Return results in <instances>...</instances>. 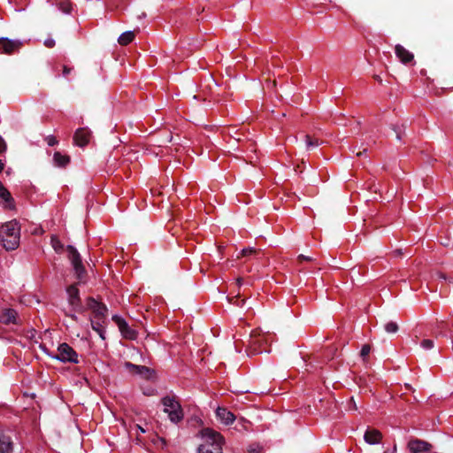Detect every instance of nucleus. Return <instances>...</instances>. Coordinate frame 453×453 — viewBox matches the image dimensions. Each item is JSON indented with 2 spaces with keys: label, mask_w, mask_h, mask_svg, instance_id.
<instances>
[{
  "label": "nucleus",
  "mask_w": 453,
  "mask_h": 453,
  "mask_svg": "<svg viewBox=\"0 0 453 453\" xmlns=\"http://www.w3.org/2000/svg\"><path fill=\"white\" fill-rule=\"evenodd\" d=\"M203 442L197 448V453H223L222 445L224 437L211 428H203L201 431Z\"/></svg>",
  "instance_id": "1"
},
{
  "label": "nucleus",
  "mask_w": 453,
  "mask_h": 453,
  "mask_svg": "<svg viewBox=\"0 0 453 453\" xmlns=\"http://www.w3.org/2000/svg\"><path fill=\"white\" fill-rule=\"evenodd\" d=\"M2 244L6 250H14L19 245L20 226L17 220H11L0 227Z\"/></svg>",
  "instance_id": "2"
},
{
  "label": "nucleus",
  "mask_w": 453,
  "mask_h": 453,
  "mask_svg": "<svg viewBox=\"0 0 453 453\" xmlns=\"http://www.w3.org/2000/svg\"><path fill=\"white\" fill-rule=\"evenodd\" d=\"M161 403L165 406L164 412L168 414L173 423H178L182 420L184 414L180 403L177 401L175 395H166L161 399Z\"/></svg>",
  "instance_id": "3"
},
{
  "label": "nucleus",
  "mask_w": 453,
  "mask_h": 453,
  "mask_svg": "<svg viewBox=\"0 0 453 453\" xmlns=\"http://www.w3.org/2000/svg\"><path fill=\"white\" fill-rule=\"evenodd\" d=\"M68 252V258L71 261L73 270L76 274V278L79 280H82L86 276V269L82 264V260L78 250L72 245L66 247Z\"/></svg>",
  "instance_id": "4"
},
{
  "label": "nucleus",
  "mask_w": 453,
  "mask_h": 453,
  "mask_svg": "<svg viewBox=\"0 0 453 453\" xmlns=\"http://www.w3.org/2000/svg\"><path fill=\"white\" fill-rule=\"evenodd\" d=\"M87 308L92 311L94 319H99L102 320V322H105L108 314V308L104 303L89 296L87 298Z\"/></svg>",
  "instance_id": "5"
},
{
  "label": "nucleus",
  "mask_w": 453,
  "mask_h": 453,
  "mask_svg": "<svg viewBox=\"0 0 453 453\" xmlns=\"http://www.w3.org/2000/svg\"><path fill=\"white\" fill-rule=\"evenodd\" d=\"M124 365L131 374H137L141 378L148 380L156 378V372L148 366L134 365L131 362H126Z\"/></svg>",
  "instance_id": "6"
},
{
  "label": "nucleus",
  "mask_w": 453,
  "mask_h": 453,
  "mask_svg": "<svg viewBox=\"0 0 453 453\" xmlns=\"http://www.w3.org/2000/svg\"><path fill=\"white\" fill-rule=\"evenodd\" d=\"M58 354L54 358L60 360L61 362L78 364V354L76 351L69 346L67 343H61L58 348Z\"/></svg>",
  "instance_id": "7"
},
{
  "label": "nucleus",
  "mask_w": 453,
  "mask_h": 453,
  "mask_svg": "<svg viewBox=\"0 0 453 453\" xmlns=\"http://www.w3.org/2000/svg\"><path fill=\"white\" fill-rule=\"evenodd\" d=\"M66 293L68 296V303L70 306H72L73 311L77 312H83L85 311L84 306L82 305L81 299L80 296V291L77 288L76 284H72L66 288Z\"/></svg>",
  "instance_id": "8"
},
{
  "label": "nucleus",
  "mask_w": 453,
  "mask_h": 453,
  "mask_svg": "<svg viewBox=\"0 0 453 453\" xmlns=\"http://www.w3.org/2000/svg\"><path fill=\"white\" fill-rule=\"evenodd\" d=\"M23 46V42L19 40H11L6 37L0 38V53L12 55L19 51Z\"/></svg>",
  "instance_id": "9"
},
{
  "label": "nucleus",
  "mask_w": 453,
  "mask_h": 453,
  "mask_svg": "<svg viewBox=\"0 0 453 453\" xmlns=\"http://www.w3.org/2000/svg\"><path fill=\"white\" fill-rule=\"evenodd\" d=\"M112 320L119 326V329L124 338L134 340L137 337L136 331L131 328L123 318L114 315L112 316Z\"/></svg>",
  "instance_id": "10"
},
{
  "label": "nucleus",
  "mask_w": 453,
  "mask_h": 453,
  "mask_svg": "<svg viewBox=\"0 0 453 453\" xmlns=\"http://www.w3.org/2000/svg\"><path fill=\"white\" fill-rule=\"evenodd\" d=\"M407 448L411 453H426L433 449V445L426 441L412 438L409 441Z\"/></svg>",
  "instance_id": "11"
},
{
  "label": "nucleus",
  "mask_w": 453,
  "mask_h": 453,
  "mask_svg": "<svg viewBox=\"0 0 453 453\" xmlns=\"http://www.w3.org/2000/svg\"><path fill=\"white\" fill-rule=\"evenodd\" d=\"M90 137L91 131L88 127H80L73 134V143L78 147H85L88 144Z\"/></svg>",
  "instance_id": "12"
},
{
  "label": "nucleus",
  "mask_w": 453,
  "mask_h": 453,
  "mask_svg": "<svg viewBox=\"0 0 453 453\" xmlns=\"http://www.w3.org/2000/svg\"><path fill=\"white\" fill-rule=\"evenodd\" d=\"M0 199L4 202V207L7 210H14L15 209V201L12 196V194L9 192L7 188L4 186V184L0 181Z\"/></svg>",
  "instance_id": "13"
},
{
  "label": "nucleus",
  "mask_w": 453,
  "mask_h": 453,
  "mask_svg": "<svg viewBox=\"0 0 453 453\" xmlns=\"http://www.w3.org/2000/svg\"><path fill=\"white\" fill-rule=\"evenodd\" d=\"M395 52L396 57L403 62V64H408L411 62L414 58V56L411 52L407 50L403 46L397 44L395 47Z\"/></svg>",
  "instance_id": "14"
},
{
  "label": "nucleus",
  "mask_w": 453,
  "mask_h": 453,
  "mask_svg": "<svg viewBox=\"0 0 453 453\" xmlns=\"http://www.w3.org/2000/svg\"><path fill=\"white\" fill-rule=\"evenodd\" d=\"M216 415L225 425H229L235 419L234 415L225 407H219L216 411Z\"/></svg>",
  "instance_id": "15"
},
{
  "label": "nucleus",
  "mask_w": 453,
  "mask_h": 453,
  "mask_svg": "<svg viewBox=\"0 0 453 453\" xmlns=\"http://www.w3.org/2000/svg\"><path fill=\"white\" fill-rule=\"evenodd\" d=\"M17 312L13 309H4L0 313V322L4 325L17 324Z\"/></svg>",
  "instance_id": "16"
},
{
  "label": "nucleus",
  "mask_w": 453,
  "mask_h": 453,
  "mask_svg": "<svg viewBox=\"0 0 453 453\" xmlns=\"http://www.w3.org/2000/svg\"><path fill=\"white\" fill-rule=\"evenodd\" d=\"M365 441L369 444L379 443L382 438L381 433L377 429H367L365 435Z\"/></svg>",
  "instance_id": "17"
},
{
  "label": "nucleus",
  "mask_w": 453,
  "mask_h": 453,
  "mask_svg": "<svg viewBox=\"0 0 453 453\" xmlns=\"http://www.w3.org/2000/svg\"><path fill=\"white\" fill-rule=\"evenodd\" d=\"M12 449L11 437L0 431V453H10Z\"/></svg>",
  "instance_id": "18"
},
{
  "label": "nucleus",
  "mask_w": 453,
  "mask_h": 453,
  "mask_svg": "<svg viewBox=\"0 0 453 453\" xmlns=\"http://www.w3.org/2000/svg\"><path fill=\"white\" fill-rule=\"evenodd\" d=\"M53 161L55 165L65 167L70 163V157L68 155H63L59 151H56L53 155Z\"/></svg>",
  "instance_id": "19"
},
{
  "label": "nucleus",
  "mask_w": 453,
  "mask_h": 453,
  "mask_svg": "<svg viewBox=\"0 0 453 453\" xmlns=\"http://www.w3.org/2000/svg\"><path fill=\"white\" fill-rule=\"evenodd\" d=\"M134 36H135V35H134V31L124 32L119 35V37L118 39V42L120 45L126 46V45L129 44L134 39Z\"/></svg>",
  "instance_id": "20"
},
{
  "label": "nucleus",
  "mask_w": 453,
  "mask_h": 453,
  "mask_svg": "<svg viewBox=\"0 0 453 453\" xmlns=\"http://www.w3.org/2000/svg\"><path fill=\"white\" fill-rule=\"evenodd\" d=\"M58 6L61 12L69 14L72 11V4L69 0H59Z\"/></svg>",
  "instance_id": "21"
},
{
  "label": "nucleus",
  "mask_w": 453,
  "mask_h": 453,
  "mask_svg": "<svg viewBox=\"0 0 453 453\" xmlns=\"http://www.w3.org/2000/svg\"><path fill=\"white\" fill-rule=\"evenodd\" d=\"M307 149L318 147L319 145V140L312 138L309 134L304 135Z\"/></svg>",
  "instance_id": "22"
},
{
  "label": "nucleus",
  "mask_w": 453,
  "mask_h": 453,
  "mask_svg": "<svg viewBox=\"0 0 453 453\" xmlns=\"http://www.w3.org/2000/svg\"><path fill=\"white\" fill-rule=\"evenodd\" d=\"M384 328H385L386 332L388 334H395L399 330V326H398L397 323H395L394 321L388 322L385 325Z\"/></svg>",
  "instance_id": "23"
},
{
  "label": "nucleus",
  "mask_w": 453,
  "mask_h": 453,
  "mask_svg": "<svg viewBox=\"0 0 453 453\" xmlns=\"http://www.w3.org/2000/svg\"><path fill=\"white\" fill-rule=\"evenodd\" d=\"M406 128V124H403L401 127L392 125V129L396 134L397 140H402L403 134H404V130Z\"/></svg>",
  "instance_id": "24"
},
{
  "label": "nucleus",
  "mask_w": 453,
  "mask_h": 453,
  "mask_svg": "<svg viewBox=\"0 0 453 453\" xmlns=\"http://www.w3.org/2000/svg\"><path fill=\"white\" fill-rule=\"evenodd\" d=\"M91 327L94 331L96 333L99 331H102L104 329V322H102V320L99 319H90Z\"/></svg>",
  "instance_id": "25"
},
{
  "label": "nucleus",
  "mask_w": 453,
  "mask_h": 453,
  "mask_svg": "<svg viewBox=\"0 0 453 453\" xmlns=\"http://www.w3.org/2000/svg\"><path fill=\"white\" fill-rule=\"evenodd\" d=\"M51 243H52V247L56 252L60 253L63 250L64 245L61 243V242L57 237L51 238Z\"/></svg>",
  "instance_id": "26"
},
{
  "label": "nucleus",
  "mask_w": 453,
  "mask_h": 453,
  "mask_svg": "<svg viewBox=\"0 0 453 453\" xmlns=\"http://www.w3.org/2000/svg\"><path fill=\"white\" fill-rule=\"evenodd\" d=\"M259 252V250L254 249V248H245L242 250L241 255L242 257H247L251 255H257Z\"/></svg>",
  "instance_id": "27"
},
{
  "label": "nucleus",
  "mask_w": 453,
  "mask_h": 453,
  "mask_svg": "<svg viewBox=\"0 0 453 453\" xmlns=\"http://www.w3.org/2000/svg\"><path fill=\"white\" fill-rule=\"evenodd\" d=\"M420 346L424 349H431L434 348V342L433 340H430V339H424L421 342H420Z\"/></svg>",
  "instance_id": "28"
},
{
  "label": "nucleus",
  "mask_w": 453,
  "mask_h": 453,
  "mask_svg": "<svg viewBox=\"0 0 453 453\" xmlns=\"http://www.w3.org/2000/svg\"><path fill=\"white\" fill-rule=\"evenodd\" d=\"M370 351H371V347H370V345H368V344H365V345H363V347H362V349H361L360 356H361L363 358H365V357H366L369 355Z\"/></svg>",
  "instance_id": "29"
},
{
  "label": "nucleus",
  "mask_w": 453,
  "mask_h": 453,
  "mask_svg": "<svg viewBox=\"0 0 453 453\" xmlns=\"http://www.w3.org/2000/svg\"><path fill=\"white\" fill-rule=\"evenodd\" d=\"M230 302L238 307H242L245 303V300L244 299L240 300L238 296H234V297L231 298Z\"/></svg>",
  "instance_id": "30"
},
{
  "label": "nucleus",
  "mask_w": 453,
  "mask_h": 453,
  "mask_svg": "<svg viewBox=\"0 0 453 453\" xmlns=\"http://www.w3.org/2000/svg\"><path fill=\"white\" fill-rule=\"evenodd\" d=\"M46 141L49 146H55L58 143L57 138L53 135H49L46 137Z\"/></svg>",
  "instance_id": "31"
},
{
  "label": "nucleus",
  "mask_w": 453,
  "mask_h": 453,
  "mask_svg": "<svg viewBox=\"0 0 453 453\" xmlns=\"http://www.w3.org/2000/svg\"><path fill=\"white\" fill-rule=\"evenodd\" d=\"M7 150V144L4 138L0 135V155L5 153Z\"/></svg>",
  "instance_id": "32"
},
{
  "label": "nucleus",
  "mask_w": 453,
  "mask_h": 453,
  "mask_svg": "<svg viewBox=\"0 0 453 453\" xmlns=\"http://www.w3.org/2000/svg\"><path fill=\"white\" fill-rule=\"evenodd\" d=\"M433 334L434 335L435 338L447 337V334L443 332V330L437 329V327L434 329Z\"/></svg>",
  "instance_id": "33"
},
{
  "label": "nucleus",
  "mask_w": 453,
  "mask_h": 453,
  "mask_svg": "<svg viewBox=\"0 0 453 453\" xmlns=\"http://www.w3.org/2000/svg\"><path fill=\"white\" fill-rule=\"evenodd\" d=\"M313 260H314V259H313V257H307V256H304V255H299V256L297 257V261H298V263H302V262H303V261H309V262H311V261H313Z\"/></svg>",
  "instance_id": "34"
},
{
  "label": "nucleus",
  "mask_w": 453,
  "mask_h": 453,
  "mask_svg": "<svg viewBox=\"0 0 453 453\" xmlns=\"http://www.w3.org/2000/svg\"><path fill=\"white\" fill-rule=\"evenodd\" d=\"M448 325H449L448 323L441 320V321L436 323V327H437V329L447 330Z\"/></svg>",
  "instance_id": "35"
},
{
  "label": "nucleus",
  "mask_w": 453,
  "mask_h": 453,
  "mask_svg": "<svg viewBox=\"0 0 453 453\" xmlns=\"http://www.w3.org/2000/svg\"><path fill=\"white\" fill-rule=\"evenodd\" d=\"M44 45L47 48H53L55 46V41L53 39H51V38L46 39L44 41Z\"/></svg>",
  "instance_id": "36"
},
{
  "label": "nucleus",
  "mask_w": 453,
  "mask_h": 453,
  "mask_svg": "<svg viewBox=\"0 0 453 453\" xmlns=\"http://www.w3.org/2000/svg\"><path fill=\"white\" fill-rule=\"evenodd\" d=\"M248 451L250 453H262V449L258 446H257V447L250 446Z\"/></svg>",
  "instance_id": "37"
},
{
  "label": "nucleus",
  "mask_w": 453,
  "mask_h": 453,
  "mask_svg": "<svg viewBox=\"0 0 453 453\" xmlns=\"http://www.w3.org/2000/svg\"><path fill=\"white\" fill-rule=\"evenodd\" d=\"M71 72H72V68H70L66 65L63 66V74L64 75H68Z\"/></svg>",
  "instance_id": "38"
},
{
  "label": "nucleus",
  "mask_w": 453,
  "mask_h": 453,
  "mask_svg": "<svg viewBox=\"0 0 453 453\" xmlns=\"http://www.w3.org/2000/svg\"><path fill=\"white\" fill-rule=\"evenodd\" d=\"M65 315L70 317L73 321H78V317L75 315V314H69L67 312H65Z\"/></svg>",
  "instance_id": "39"
},
{
  "label": "nucleus",
  "mask_w": 453,
  "mask_h": 453,
  "mask_svg": "<svg viewBox=\"0 0 453 453\" xmlns=\"http://www.w3.org/2000/svg\"><path fill=\"white\" fill-rule=\"evenodd\" d=\"M447 330H449L451 333L450 338L452 339V342H453V325L452 326L448 325Z\"/></svg>",
  "instance_id": "40"
},
{
  "label": "nucleus",
  "mask_w": 453,
  "mask_h": 453,
  "mask_svg": "<svg viewBox=\"0 0 453 453\" xmlns=\"http://www.w3.org/2000/svg\"><path fill=\"white\" fill-rule=\"evenodd\" d=\"M104 328L102 330V331H99L97 332V334H99L100 338L104 340L105 339V336H104Z\"/></svg>",
  "instance_id": "41"
},
{
  "label": "nucleus",
  "mask_w": 453,
  "mask_h": 453,
  "mask_svg": "<svg viewBox=\"0 0 453 453\" xmlns=\"http://www.w3.org/2000/svg\"><path fill=\"white\" fill-rule=\"evenodd\" d=\"M4 164L0 159V173L4 170Z\"/></svg>",
  "instance_id": "42"
},
{
  "label": "nucleus",
  "mask_w": 453,
  "mask_h": 453,
  "mask_svg": "<svg viewBox=\"0 0 453 453\" xmlns=\"http://www.w3.org/2000/svg\"><path fill=\"white\" fill-rule=\"evenodd\" d=\"M365 151H366V149H364V150H363V151H358V152L357 153V156L360 157V156H361V155H363Z\"/></svg>",
  "instance_id": "43"
},
{
  "label": "nucleus",
  "mask_w": 453,
  "mask_h": 453,
  "mask_svg": "<svg viewBox=\"0 0 453 453\" xmlns=\"http://www.w3.org/2000/svg\"><path fill=\"white\" fill-rule=\"evenodd\" d=\"M395 253L396 256H399V255H401V250H397L395 251Z\"/></svg>",
  "instance_id": "44"
},
{
  "label": "nucleus",
  "mask_w": 453,
  "mask_h": 453,
  "mask_svg": "<svg viewBox=\"0 0 453 453\" xmlns=\"http://www.w3.org/2000/svg\"><path fill=\"white\" fill-rule=\"evenodd\" d=\"M144 394L147 395H151L152 392H150V390H147V392H144Z\"/></svg>",
  "instance_id": "45"
},
{
  "label": "nucleus",
  "mask_w": 453,
  "mask_h": 453,
  "mask_svg": "<svg viewBox=\"0 0 453 453\" xmlns=\"http://www.w3.org/2000/svg\"><path fill=\"white\" fill-rule=\"evenodd\" d=\"M144 394L147 395H151L152 392H150V390H147V392H144Z\"/></svg>",
  "instance_id": "46"
},
{
  "label": "nucleus",
  "mask_w": 453,
  "mask_h": 453,
  "mask_svg": "<svg viewBox=\"0 0 453 453\" xmlns=\"http://www.w3.org/2000/svg\"><path fill=\"white\" fill-rule=\"evenodd\" d=\"M242 278H239V279L237 280V282H238V284H239V285L242 283Z\"/></svg>",
  "instance_id": "47"
},
{
  "label": "nucleus",
  "mask_w": 453,
  "mask_h": 453,
  "mask_svg": "<svg viewBox=\"0 0 453 453\" xmlns=\"http://www.w3.org/2000/svg\"><path fill=\"white\" fill-rule=\"evenodd\" d=\"M375 79L380 81H381L379 76H375Z\"/></svg>",
  "instance_id": "48"
},
{
  "label": "nucleus",
  "mask_w": 453,
  "mask_h": 453,
  "mask_svg": "<svg viewBox=\"0 0 453 453\" xmlns=\"http://www.w3.org/2000/svg\"><path fill=\"white\" fill-rule=\"evenodd\" d=\"M406 388L410 389L411 388L410 385H406Z\"/></svg>",
  "instance_id": "49"
}]
</instances>
